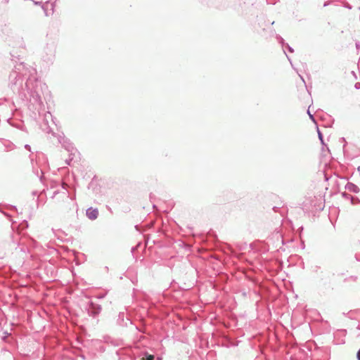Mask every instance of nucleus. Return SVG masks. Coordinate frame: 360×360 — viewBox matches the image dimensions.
<instances>
[{
  "label": "nucleus",
  "mask_w": 360,
  "mask_h": 360,
  "mask_svg": "<svg viewBox=\"0 0 360 360\" xmlns=\"http://www.w3.org/2000/svg\"><path fill=\"white\" fill-rule=\"evenodd\" d=\"M86 215L90 219L94 220L97 218L98 212L97 210L89 208L86 211Z\"/></svg>",
  "instance_id": "f257e3e1"
},
{
  "label": "nucleus",
  "mask_w": 360,
  "mask_h": 360,
  "mask_svg": "<svg viewBox=\"0 0 360 360\" xmlns=\"http://www.w3.org/2000/svg\"><path fill=\"white\" fill-rule=\"evenodd\" d=\"M141 360H153L154 356L152 354H145L144 356L140 357Z\"/></svg>",
  "instance_id": "f03ea898"
},
{
  "label": "nucleus",
  "mask_w": 360,
  "mask_h": 360,
  "mask_svg": "<svg viewBox=\"0 0 360 360\" xmlns=\"http://www.w3.org/2000/svg\"><path fill=\"white\" fill-rule=\"evenodd\" d=\"M357 358L359 360H360V349L359 350V352L357 353Z\"/></svg>",
  "instance_id": "7ed1b4c3"
}]
</instances>
